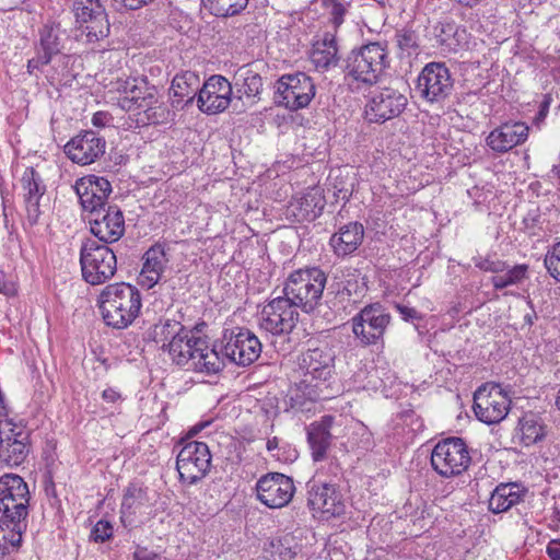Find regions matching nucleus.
Instances as JSON below:
<instances>
[{
  "label": "nucleus",
  "instance_id": "38",
  "mask_svg": "<svg viewBox=\"0 0 560 560\" xmlns=\"http://www.w3.org/2000/svg\"><path fill=\"white\" fill-rule=\"evenodd\" d=\"M521 441L523 445L529 446L545 436V428L536 416H525L520 421Z\"/></svg>",
  "mask_w": 560,
  "mask_h": 560
},
{
  "label": "nucleus",
  "instance_id": "29",
  "mask_svg": "<svg viewBox=\"0 0 560 560\" xmlns=\"http://www.w3.org/2000/svg\"><path fill=\"white\" fill-rule=\"evenodd\" d=\"M332 422L334 418L331 416H325L320 421L312 423L308 428L307 441L312 450V457L316 462L325 458L330 446Z\"/></svg>",
  "mask_w": 560,
  "mask_h": 560
},
{
  "label": "nucleus",
  "instance_id": "60",
  "mask_svg": "<svg viewBox=\"0 0 560 560\" xmlns=\"http://www.w3.org/2000/svg\"><path fill=\"white\" fill-rule=\"evenodd\" d=\"M536 313L533 310L532 313H528L524 316V320L527 325L532 326L534 324V320L536 319Z\"/></svg>",
  "mask_w": 560,
  "mask_h": 560
},
{
  "label": "nucleus",
  "instance_id": "15",
  "mask_svg": "<svg viewBox=\"0 0 560 560\" xmlns=\"http://www.w3.org/2000/svg\"><path fill=\"white\" fill-rule=\"evenodd\" d=\"M211 466V454L203 442H187L179 451L176 468L180 480L195 485L208 474Z\"/></svg>",
  "mask_w": 560,
  "mask_h": 560
},
{
  "label": "nucleus",
  "instance_id": "2",
  "mask_svg": "<svg viewBox=\"0 0 560 560\" xmlns=\"http://www.w3.org/2000/svg\"><path fill=\"white\" fill-rule=\"evenodd\" d=\"M120 93L118 105L126 112L142 116L137 119L142 125L161 124L168 114L166 106L160 101L158 89L144 78H127L116 82Z\"/></svg>",
  "mask_w": 560,
  "mask_h": 560
},
{
  "label": "nucleus",
  "instance_id": "54",
  "mask_svg": "<svg viewBox=\"0 0 560 560\" xmlns=\"http://www.w3.org/2000/svg\"><path fill=\"white\" fill-rule=\"evenodd\" d=\"M0 293L10 295L14 293L11 284L5 280V273L0 270Z\"/></svg>",
  "mask_w": 560,
  "mask_h": 560
},
{
  "label": "nucleus",
  "instance_id": "35",
  "mask_svg": "<svg viewBox=\"0 0 560 560\" xmlns=\"http://www.w3.org/2000/svg\"><path fill=\"white\" fill-rule=\"evenodd\" d=\"M311 60L317 69L326 70L338 63V48L332 35L326 34L322 42H317L311 54Z\"/></svg>",
  "mask_w": 560,
  "mask_h": 560
},
{
  "label": "nucleus",
  "instance_id": "9",
  "mask_svg": "<svg viewBox=\"0 0 560 560\" xmlns=\"http://www.w3.org/2000/svg\"><path fill=\"white\" fill-rule=\"evenodd\" d=\"M215 352L225 361L241 366H248L254 363L261 353V342L250 330L237 328L235 330H225L220 340L212 346Z\"/></svg>",
  "mask_w": 560,
  "mask_h": 560
},
{
  "label": "nucleus",
  "instance_id": "23",
  "mask_svg": "<svg viewBox=\"0 0 560 560\" xmlns=\"http://www.w3.org/2000/svg\"><path fill=\"white\" fill-rule=\"evenodd\" d=\"M106 150V140L93 130L73 137L63 148L66 155L80 165H90L100 160Z\"/></svg>",
  "mask_w": 560,
  "mask_h": 560
},
{
  "label": "nucleus",
  "instance_id": "13",
  "mask_svg": "<svg viewBox=\"0 0 560 560\" xmlns=\"http://www.w3.org/2000/svg\"><path fill=\"white\" fill-rule=\"evenodd\" d=\"M510 404L511 400L499 384L486 383L474 394V412L487 424L502 421L509 413Z\"/></svg>",
  "mask_w": 560,
  "mask_h": 560
},
{
  "label": "nucleus",
  "instance_id": "50",
  "mask_svg": "<svg viewBox=\"0 0 560 560\" xmlns=\"http://www.w3.org/2000/svg\"><path fill=\"white\" fill-rule=\"evenodd\" d=\"M133 560H163L162 557L147 548H138L133 553Z\"/></svg>",
  "mask_w": 560,
  "mask_h": 560
},
{
  "label": "nucleus",
  "instance_id": "1",
  "mask_svg": "<svg viewBox=\"0 0 560 560\" xmlns=\"http://www.w3.org/2000/svg\"><path fill=\"white\" fill-rule=\"evenodd\" d=\"M30 491L22 477L7 474L0 477V523L9 529V536L0 526V549H18L22 542V530L26 527Z\"/></svg>",
  "mask_w": 560,
  "mask_h": 560
},
{
  "label": "nucleus",
  "instance_id": "11",
  "mask_svg": "<svg viewBox=\"0 0 560 560\" xmlns=\"http://www.w3.org/2000/svg\"><path fill=\"white\" fill-rule=\"evenodd\" d=\"M470 462L468 447L460 438H448L440 441L431 453L432 468L444 478L460 475L467 470Z\"/></svg>",
  "mask_w": 560,
  "mask_h": 560
},
{
  "label": "nucleus",
  "instance_id": "59",
  "mask_svg": "<svg viewBox=\"0 0 560 560\" xmlns=\"http://www.w3.org/2000/svg\"><path fill=\"white\" fill-rule=\"evenodd\" d=\"M278 444H279L278 438L275 436L272 439H269L267 441V450L268 451H273V450H276L278 447Z\"/></svg>",
  "mask_w": 560,
  "mask_h": 560
},
{
  "label": "nucleus",
  "instance_id": "30",
  "mask_svg": "<svg viewBox=\"0 0 560 560\" xmlns=\"http://www.w3.org/2000/svg\"><path fill=\"white\" fill-rule=\"evenodd\" d=\"M235 97L242 100L244 96L256 103L262 92V78L247 66L237 69L234 74Z\"/></svg>",
  "mask_w": 560,
  "mask_h": 560
},
{
  "label": "nucleus",
  "instance_id": "43",
  "mask_svg": "<svg viewBox=\"0 0 560 560\" xmlns=\"http://www.w3.org/2000/svg\"><path fill=\"white\" fill-rule=\"evenodd\" d=\"M292 539L288 536L270 541V553L279 560H291L295 551L291 547Z\"/></svg>",
  "mask_w": 560,
  "mask_h": 560
},
{
  "label": "nucleus",
  "instance_id": "31",
  "mask_svg": "<svg viewBox=\"0 0 560 560\" xmlns=\"http://www.w3.org/2000/svg\"><path fill=\"white\" fill-rule=\"evenodd\" d=\"M199 90V77L196 73L186 71L175 75L171 85L173 104L182 107L191 104Z\"/></svg>",
  "mask_w": 560,
  "mask_h": 560
},
{
  "label": "nucleus",
  "instance_id": "47",
  "mask_svg": "<svg viewBox=\"0 0 560 560\" xmlns=\"http://www.w3.org/2000/svg\"><path fill=\"white\" fill-rule=\"evenodd\" d=\"M113 535V526L107 521H98L91 532V538L95 542H104Z\"/></svg>",
  "mask_w": 560,
  "mask_h": 560
},
{
  "label": "nucleus",
  "instance_id": "8",
  "mask_svg": "<svg viewBox=\"0 0 560 560\" xmlns=\"http://www.w3.org/2000/svg\"><path fill=\"white\" fill-rule=\"evenodd\" d=\"M80 265L83 280L91 285H100L116 273L117 257L107 245L88 238L81 245Z\"/></svg>",
  "mask_w": 560,
  "mask_h": 560
},
{
  "label": "nucleus",
  "instance_id": "39",
  "mask_svg": "<svg viewBox=\"0 0 560 560\" xmlns=\"http://www.w3.org/2000/svg\"><path fill=\"white\" fill-rule=\"evenodd\" d=\"M203 7L215 16H233L244 10L248 0H201Z\"/></svg>",
  "mask_w": 560,
  "mask_h": 560
},
{
  "label": "nucleus",
  "instance_id": "48",
  "mask_svg": "<svg viewBox=\"0 0 560 560\" xmlns=\"http://www.w3.org/2000/svg\"><path fill=\"white\" fill-rule=\"evenodd\" d=\"M476 267H478L480 270L490 271L494 273H501L506 268L505 262L500 260L493 261L490 259H480L478 262H476Z\"/></svg>",
  "mask_w": 560,
  "mask_h": 560
},
{
  "label": "nucleus",
  "instance_id": "37",
  "mask_svg": "<svg viewBox=\"0 0 560 560\" xmlns=\"http://www.w3.org/2000/svg\"><path fill=\"white\" fill-rule=\"evenodd\" d=\"M147 491L135 485H130L124 494L121 502L122 517L135 515L139 509L148 503Z\"/></svg>",
  "mask_w": 560,
  "mask_h": 560
},
{
  "label": "nucleus",
  "instance_id": "44",
  "mask_svg": "<svg viewBox=\"0 0 560 560\" xmlns=\"http://www.w3.org/2000/svg\"><path fill=\"white\" fill-rule=\"evenodd\" d=\"M397 45L398 47L407 51L408 55L416 52L419 48V37L415 31L404 28L397 32L396 34Z\"/></svg>",
  "mask_w": 560,
  "mask_h": 560
},
{
  "label": "nucleus",
  "instance_id": "26",
  "mask_svg": "<svg viewBox=\"0 0 560 560\" xmlns=\"http://www.w3.org/2000/svg\"><path fill=\"white\" fill-rule=\"evenodd\" d=\"M529 127L525 122H504L487 137V145L497 153H505L522 144L528 137Z\"/></svg>",
  "mask_w": 560,
  "mask_h": 560
},
{
  "label": "nucleus",
  "instance_id": "21",
  "mask_svg": "<svg viewBox=\"0 0 560 560\" xmlns=\"http://www.w3.org/2000/svg\"><path fill=\"white\" fill-rule=\"evenodd\" d=\"M88 219L91 233L105 245L119 241L125 233L124 213L117 205L98 209Z\"/></svg>",
  "mask_w": 560,
  "mask_h": 560
},
{
  "label": "nucleus",
  "instance_id": "16",
  "mask_svg": "<svg viewBox=\"0 0 560 560\" xmlns=\"http://www.w3.org/2000/svg\"><path fill=\"white\" fill-rule=\"evenodd\" d=\"M299 322V312L283 295L273 298L261 310V329L279 336L289 335Z\"/></svg>",
  "mask_w": 560,
  "mask_h": 560
},
{
  "label": "nucleus",
  "instance_id": "19",
  "mask_svg": "<svg viewBox=\"0 0 560 560\" xmlns=\"http://www.w3.org/2000/svg\"><path fill=\"white\" fill-rule=\"evenodd\" d=\"M307 505L323 517L330 518L345 513L346 505L336 485L313 478L307 482Z\"/></svg>",
  "mask_w": 560,
  "mask_h": 560
},
{
  "label": "nucleus",
  "instance_id": "40",
  "mask_svg": "<svg viewBox=\"0 0 560 560\" xmlns=\"http://www.w3.org/2000/svg\"><path fill=\"white\" fill-rule=\"evenodd\" d=\"M61 46L58 35L51 28H44L40 33V55L42 65H48L54 55L60 52Z\"/></svg>",
  "mask_w": 560,
  "mask_h": 560
},
{
  "label": "nucleus",
  "instance_id": "61",
  "mask_svg": "<svg viewBox=\"0 0 560 560\" xmlns=\"http://www.w3.org/2000/svg\"><path fill=\"white\" fill-rule=\"evenodd\" d=\"M459 4L472 8L478 4L481 0H456Z\"/></svg>",
  "mask_w": 560,
  "mask_h": 560
},
{
  "label": "nucleus",
  "instance_id": "42",
  "mask_svg": "<svg viewBox=\"0 0 560 560\" xmlns=\"http://www.w3.org/2000/svg\"><path fill=\"white\" fill-rule=\"evenodd\" d=\"M436 39L441 46L446 47L448 50H456L458 45V30L454 23H443L435 27Z\"/></svg>",
  "mask_w": 560,
  "mask_h": 560
},
{
  "label": "nucleus",
  "instance_id": "52",
  "mask_svg": "<svg viewBox=\"0 0 560 560\" xmlns=\"http://www.w3.org/2000/svg\"><path fill=\"white\" fill-rule=\"evenodd\" d=\"M546 552L551 560H560V544L552 539L547 545Z\"/></svg>",
  "mask_w": 560,
  "mask_h": 560
},
{
  "label": "nucleus",
  "instance_id": "25",
  "mask_svg": "<svg viewBox=\"0 0 560 560\" xmlns=\"http://www.w3.org/2000/svg\"><path fill=\"white\" fill-rule=\"evenodd\" d=\"M406 105L407 98L404 94L393 89H384L371 98L365 115L371 122H384L400 115Z\"/></svg>",
  "mask_w": 560,
  "mask_h": 560
},
{
  "label": "nucleus",
  "instance_id": "5",
  "mask_svg": "<svg viewBox=\"0 0 560 560\" xmlns=\"http://www.w3.org/2000/svg\"><path fill=\"white\" fill-rule=\"evenodd\" d=\"M98 306L107 326L125 329L140 314L141 293L129 283L108 284L98 296Z\"/></svg>",
  "mask_w": 560,
  "mask_h": 560
},
{
  "label": "nucleus",
  "instance_id": "53",
  "mask_svg": "<svg viewBox=\"0 0 560 560\" xmlns=\"http://www.w3.org/2000/svg\"><path fill=\"white\" fill-rule=\"evenodd\" d=\"M102 398L106 401V402H109V404H115L117 402L118 400L121 399V395L120 393H118L117 390H115L114 388H106L103 390L102 393Z\"/></svg>",
  "mask_w": 560,
  "mask_h": 560
},
{
  "label": "nucleus",
  "instance_id": "14",
  "mask_svg": "<svg viewBox=\"0 0 560 560\" xmlns=\"http://www.w3.org/2000/svg\"><path fill=\"white\" fill-rule=\"evenodd\" d=\"M454 80L443 62H430L418 75L416 92L429 103L445 100L453 91Z\"/></svg>",
  "mask_w": 560,
  "mask_h": 560
},
{
  "label": "nucleus",
  "instance_id": "34",
  "mask_svg": "<svg viewBox=\"0 0 560 560\" xmlns=\"http://www.w3.org/2000/svg\"><path fill=\"white\" fill-rule=\"evenodd\" d=\"M522 500V491L516 483H501L492 491L489 499V510L502 513Z\"/></svg>",
  "mask_w": 560,
  "mask_h": 560
},
{
  "label": "nucleus",
  "instance_id": "58",
  "mask_svg": "<svg viewBox=\"0 0 560 560\" xmlns=\"http://www.w3.org/2000/svg\"><path fill=\"white\" fill-rule=\"evenodd\" d=\"M209 422H205V423H199V424H196L195 427H192L190 430H189V435H196L198 432H200L206 425H208Z\"/></svg>",
  "mask_w": 560,
  "mask_h": 560
},
{
  "label": "nucleus",
  "instance_id": "4",
  "mask_svg": "<svg viewBox=\"0 0 560 560\" xmlns=\"http://www.w3.org/2000/svg\"><path fill=\"white\" fill-rule=\"evenodd\" d=\"M300 382L296 389L312 401L322 399L323 388L335 369V353L327 345L310 346L298 359Z\"/></svg>",
  "mask_w": 560,
  "mask_h": 560
},
{
  "label": "nucleus",
  "instance_id": "33",
  "mask_svg": "<svg viewBox=\"0 0 560 560\" xmlns=\"http://www.w3.org/2000/svg\"><path fill=\"white\" fill-rule=\"evenodd\" d=\"M187 329L180 322L166 318L154 324L148 335L166 351Z\"/></svg>",
  "mask_w": 560,
  "mask_h": 560
},
{
  "label": "nucleus",
  "instance_id": "62",
  "mask_svg": "<svg viewBox=\"0 0 560 560\" xmlns=\"http://www.w3.org/2000/svg\"><path fill=\"white\" fill-rule=\"evenodd\" d=\"M555 405L560 410V389L557 393Z\"/></svg>",
  "mask_w": 560,
  "mask_h": 560
},
{
  "label": "nucleus",
  "instance_id": "56",
  "mask_svg": "<svg viewBox=\"0 0 560 560\" xmlns=\"http://www.w3.org/2000/svg\"><path fill=\"white\" fill-rule=\"evenodd\" d=\"M40 55H42V52H38L36 58H33L28 61L27 68H28L30 72H32L34 69H38L40 66H43L42 61H40Z\"/></svg>",
  "mask_w": 560,
  "mask_h": 560
},
{
  "label": "nucleus",
  "instance_id": "17",
  "mask_svg": "<svg viewBox=\"0 0 560 560\" xmlns=\"http://www.w3.org/2000/svg\"><path fill=\"white\" fill-rule=\"evenodd\" d=\"M75 23L86 31L90 42H97L109 34V22L100 0H73Z\"/></svg>",
  "mask_w": 560,
  "mask_h": 560
},
{
  "label": "nucleus",
  "instance_id": "27",
  "mask_svg": "<svg viewBox=\"0 0 560 560\" xmlns=\"http://www.w3.org/2000/svg\"><path fill=\"white\" fill-rule=\"evenodd\" d=\"M21 183L22 188L25 191L24 199L27 218L32 223H36L40 213V199L46 191V186L44 185L40 175L32 167L25 170L21 178Z\"/></svg>",
  "mask_w": 560,
  "mask_h": 560
},
{
  "label": "nucleus",
  "instance_id": "57",
  "mask_svg": "<svg viewBox=\"0 0 560 560\" xmlns=\"http://www.w3.org/2000/svg\"><path fill=\"white\" fill-rule=\"evenodd\" d=\"M209 422H205V423H199V424H196L195 427H192L190 430H189V435H196L198 432H200L206 425H208Z\"/></svg>",
  "mask_w": 560,
  "mask_h": 560
},
{
  "label": "nucleus",
  "instance_id": "63",
  "mask_svg": "<svg viewBox=\"0 0 560 560\" xmlns=\"http://www.w3.org/2000/svg\"><path fill=\"white\" fill-rule=\"evenodd\" d=\"M555 513H556V518L560 522V509L559 510L557 509Z\"/></svg>",
  "mask_w": 560,
  "mask_h": 560
},
{
  "label": "nucleus",
  "instance_id": "18",
  "mask_svg": "<svg viewBox=\"0 0 560 560\" xmlns=\"http://www.w3.org/2000/svg\"><path fill=\"white\" fill-rule=\"evenodd\" d=\"M295 492L293 479L280 472L260 477L256 483L257 499L270 509L288 505Z\"/></svg>",
  "mask_w": 560,
  "mask_h": 560
},
{
  "label": "nucleus",
  "instance_id": "7",
  "mask_svg": "<svg viewBox=\"0 0 560 560\" xmlns=\"http://www.w3.org/2000/svg\"><path fill=\"white\" fill-rule=\"evenodd\" d=\"M388 65L385 46L378 42L369 43L349 54L346 60V74L353 81L373 85L378 82Z\"/></svg>",
  "mask_w": 560,
  "mask_h": 560
},
{
  "label": "nucleus",
  "instance_id": "22",
  "mask_svg": "<svg viewBox=\"0 0 560 560\" xmlns=\"http://www.w3.org/2000/svg\"><path fill=\"white\" fill-rule=\"evenodd\" d=\"M233 95L232 83L223 75L213 74L199 90L197 104L201 112L212 115L225 110Z\"/></svg>",
  "mask_w": 560,
  "mask_h": 560
},
{
  "label": "nucleus",
  "instance_id": "46",
  "mask_svg": "<svg viewBox=\"0 0 560 560\" xmlns=\"http://www.w3.org/2000/svg\"><path fill=\"white\" fill-rule=\"evenodd\" d=\"M323 2L334 26L338 27L341 25L347 11L346 5L340 0H324Z\"/></svg>",
  "mask_w": 560,
  "mask_h": 560
},
{
  "label": "nucleus",
  "instance_id": "41",
  "mask_svg": "<svg viewBox=\"0 0 560 560\" xmlns=\"http://www.w3.org/2000/svg\"><path fill=\"white\" fill-rule=\"evenodd\" d=\"M527 267L525 265L514 266L503 275L492 277L491 282L497 290L517 284L526 278Z\"/></svg>",
  "mask_w": 560,
  "mask_h": 560
},
{
  "label": "nucleus",
  "instance_id": "49",
  "mask_svg": "<svg viewBox=\"0 0 560 560\" xmlns=\"http://www.w3.org/2000/svg\"><path fill=\"white\" fill-rule=\"evenodd\" d=\"M400 316L404 320H413V319H421V314L413 307L405 306V305H397L396 306Z\"/></svg>",
  "mask_w": 560,
  "mask_h": 560
},
{
  "label": "nucleus",
  "instance_id": "20",
  "mask_svg": "<svg viewBox=\"0 0 560 560\" xmlns=\"http://www.w3.org/2000/svg\"><path fill=\"white\" fill-rule=\"evenodd\" d=\"M30 434L21 425L0 421V459L10 466L22 464L30 452Z\"/></svg>",
  "mask_w": 560,
  "mask_h": 560
},
{
  "label": "nucleus",
  "instance_id": "51",
  "mask_svg": "<svg viewBox=\"0 0 560 560\" xmlns=\"http://www.w3.org/2000/svg\"><path fill=\"white\" fill-rule=\"evenodd\" d=\"M549 105L550 103L548 100H545L540 103L539 110L533 119V124L535 126L540 127V125L544 122L549 112Z\"/></svg>",
  "mask_w": 560,
  "mask_h": 560
},
{
  "label": "nucleus",
  "instance_id": "32",
  "mask_svg": "<svg viewBox=\"0 0 560 560\" xmlns=\"http://www.w3.org/2000/svg\"><path fill=\"white\" fill-rule=\"evenodd\" d=\"M141 277L145 279L149 288L156 284L168 262L164 247L156 244L150 247L143 255Z\"/></svg>",
  "mask_w": 560,
  "mask_h": 560
},
{
  "label": "nucleus",
  "instance_id": "12",
  "mask_svg": "<svg viewBox=\"0 0 560 560\" xmlns=\"http://www.w3.org/2000/svg\"><path fill=\"white\" fill-rule=\"evenodd\" d=\"M390 319V314L381 303L365 305L351 318L352 332L361 346L376 345L383 340Z\"/></svg>",
  "mask_w": 560,
  "mask_h": 560
},
{
  "label": "nucleus",
  "instance_id": "6",
  "mask_svg": "<svg viewBox=\"0 0 560 560\" xmlns=\"http://www.w3.org/2000/svg\"><path fill=\"white\" fill-rule=\"evenodd\" d=\"M326 282L327 276L319 268L299 269L285 280L282 294L294 307L310 313L319 304Z\"/></svg>",
  "mask_w": 560,
  "mask_h": 560
},
{
  "label": "nucleus",
  "instance_id": "64",
  "mask_svg": "<svg viewBox=\"0 0 560 560\" xmlns=\"http://www.w3.org/2000/svg\"><path fill=\"white\" fill-rule=\"evenodd\" d=\"M291 400H295V404H300V402H299V396H298V395H296V397H295V398H294V397H291Z\"/></svg>",
  "mask_w": 560,
  "mask_h": 560
},
{
  "label": "nucleus",
  "instance_id": "45",
  "mask_svg": "<svg viewBox=\"0 0 560 560\" xmlns=\"http://www.w3.org/2000/svg\"><path fill=\"white\" fill-rule=\"evenodd\" d=\"M544 264L549 275L560 282V242L555 244L545 256Z\"/></svg>",
  "mask_w": 560,
  "mask_h": 560
},
{
  "label": "nucleus",
  "instance_id": "28",
  "mask_svg": "<svg viewBox=\"0 0 560 560\" xmlns=\"http://www.w3.org/2000/svg\"><path fill=\"white\" fill-rule=\"evenodd\" d=\"M364 226L359 222H350L339 228L329 240L334 253L338 257H345L354 253L362 244Z\"/></svg>",
  "mask_w": 560,
  "mask_h": 560
},
{
  "label": "nucleus",
  "instance_id": "36",
  "mask_svg": "<svg viewBox=\"0 0 560 560\" xmlns=\"http://www.w3.org/2000/svg\"><path fill=\"white\" fill-rule=\"evenodd\" d=\"M325 198L319 188H312L298 200L299 215L302 220L313 221L322 214Z\"/></svg>",
  "mask_w": 560,
  "mask_h": 560
},
{
  "label": "nucleus",
  "instance_id": "10",
  "mask_svg": "<svg viewBox=\"0 0 560 560\" xmlns=\"http://www.w3.org/2000/svg\"><path fill=\"white\" fill-rule=\"evenodd\" d=\"M315 95L316 85L304 72L283 74L275 83V104L291 112L307 107Z\"/></svg>",
  "mask_w": 560,
  "mask_h": 560
},
{
  "label": "nucleus",
  "instance_id": "3",
  "mask_svg": "<svg viewBox=\"0 0 560 560\" xmlns=\"http://www.w3.org/2000/svg\"><path fill=\"white\" fill-rule=\"evenodd\" d=\"M166 352L174 364L187 371L211 375L223 370V358L190 329L182 334Z\"/></svg>",
  "mask_w": 560,
  "mask_h": 560
},
{
  "label": "nucleus",
  "instance_id": "24",
  "mask_svg": "<svg viewBox=\"0 0 560 560\" xmlns=\"http://www.w3.org/2000/svg\"><path fill=\"white\" fill-rule=\"evenodd\" d=\"M74 189L83 211L89 214L110 205L108 203V197L113 189L109 180L104 177L84 176L75 182Z\"/></svg>",
  "mask_w": 560,
  "mask_h": 560
},
{
  "label": "nucleus",
  "instance_id": "55",
  "mask_svg": "<svg viewBox=\"0 0 560 560\" xmlns=\"http://www.w3.org/2000/svg\"><path fill=\"white\" fill-rule=\"evenodd\" d=\"M108 121L107 114L97 112L93 115L92 122L96 127H104Z\"/></svg>",
  "mask_w": 560,
  "mask_h": 560
}]
</instances>
